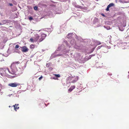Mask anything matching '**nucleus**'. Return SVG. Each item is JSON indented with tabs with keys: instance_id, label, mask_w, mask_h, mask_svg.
Here are the masks:
<instances>
[{
	"instance_id": "nucleus-26",
	"label": "nucleus",
	"mask_w": 129,
	"mask_h": 129,
	"mask_svg": "<svg viewBox=\"0 0 129 129\" xmlns=\"http://www.w3.org/2000/svg\"><path fill=\"white\" fill-rule=\"evenodd\" d=\"M69 36V37H70L71 36H70H70Z\"/></svg>"
},
{
	"instance_id": "nucleus-25",
	"label": "nucleus",
	"mask_w": 129,
	"mask_h": 129,
	"mask_svg": "<svg viewBox=\"0 0 129 129\" xmlns=\"http://www.w3.org/2000/svg\"><path fill=\"white\" fill-rule=\"evenodd\" d=\"M3 21H4V20Z\"/></svg>"
},
{
	"instance_id": "nucleus-1",
	"label": "nucleus",
	"mask_w": 129,
	"mask_h": 129,
	"mask_svg": "<svg viewBox=\"0 0 129 129\" xmlns=\"http://www.w3.org/2000/svg\"><path fill=\"white\" fill-rule=\"evenodd\" d=\"M35 35V36L34 37V41L36 42L39 39V42L42 41L45 39L46 36V35L43 34H41L40 36L37 34H36Z\"/></svg>"
},
{
	"instance_id": "nucleus-16",
	"label": "nucleus",
	"mask_w": 129,
	"mask_h": 129,
	"mask_svg": "<svg viewBox=\"0 0 129 129\" xmlns=\"http://www.w3.org/2000/svg\"><path fill=\"white\" fill-rule=\"evenodd\" d=\"M43 78V77L42 76H41L40 77H39V80H40Z\"/></svg>"
},
{
	"instance_id": "nucleus-7",
	"label": "nucleus",
	"mask_w": 129,
	"mask_h": 129,
	"mask_svg": "<svg viewBox=\"0 0 129 129\" xmlns=\"http://www.w3.org/2000/svg\"><path fill=\"white\" fill-rule=\"evenodd\" d=\"M75 86L74 85L71 86L69 89L68 91L69 92H71L75 88Z\"/></svg>"
},
{
	"instance_id": "nucleus-23",
	"label": "nucleus",
	"mask_w": 129,
	"mask_h": 129,
	"mask_svg": "<svg viewBox=\"0 0 129 129\" xmlns=\"http://www.w3.org/2000/svg\"><path fill=\"white\" fill-rule=\"evenodd\" d=\"M2 24L0 23V25H1Z\"/></svg>"
},
{
	"instance_id": "nucleus-9",
	"label": "nucleus",
	"mask_w": 129,
	"mask_h": 129,
	"mask_svg": "<svg viewBox=\"0 0 129 129\" xmlns=\"http://www.w3.org/2000/svg\"><path fill=\"white\" fill-rule=\"evenodd\" d=\"M72 36V34L69 33L67 37L68 38H70Z\"/></svg>"
},
{
	"instance_id": "nucleus-12",
	"label": "nucleus",
	"mask_w": 129,
	"mask_h": 129,
	"mask_svg": "<svg viewBox=\"0 0 129 129\" xmlns=\"http://www.w3.org/2000/svg\"><path fill=\"white\" fill-rule=\"evenodd\" d=\"M30 41H31V42H35V41H34V39H33V38H31L30 39Z\"/></svg>"
},
{
	"instance_id": "nucleus-14",
	"label": "nucleus",
	"mask_w": 129,
	"mask_h": 129,
	"mask_svg": "<svg viewBox=\"0 0 129 129\" xmlns=\"http://www.w3.org/2000/svg\"><path fill=\"white\" fill-rule=\"evenodd\" d=\"M29 19L30 20H31L33 19V18L32 17H30L29 18Z\"/></svg>"
},
{
	"instance_id": "nucleus-24",
	"label": "nucleus",
	"mask_w": 129,
	"mask_h": 129,
	"mask_svg": "<svg viewBox=\"0 0 129 129\" xmlns=\"http://www.w3.org/2000/svg\"><path fill=\"white\" fill-rule=\"evenodd\" d=\"M19 70H20V68H19Z\"/></svg>"
},
{
	"instance_id": "nucleus-20",
	"label": "nucleus",
	"mask_w": 129,
	"mask_h": 129,
	"mask_svg": "<svg viewBox=\"0 0 129 129\" xmlns=\"http://www.w3.org/2000/svg\"><path fill=\"white\" fill-rule=\"evenodd\" d=\"M101 44V43L100 42H99L98 43V44Z\"/></svg>"
},
{
	"instance_id": "nucleus-6",
	"label": "nucleus",
	"mask_w": 129,
	"mask_h": 129,
	"mask_svg": "<svg viewBox=\"0 0 129 129\" xmlns=\"http://www.w3.org/2000/svg\"><path fill=\"white\" fill-rule=\"evenodd\" d=\"M19 106V104H18L17 105L16 104L15 105H13V106L14 108V110H15L16 111H17V109H18L19 108V107L17 106Z\"/></svg>"
},
{
	"instance_id": "nucleus-3",
	"label": "nucleus",
	"mask_w": 129,
	"mask_h": 129,
	"mask_svg": "<svg viewBox=\"0 0 129 129\" xmlns=\"http://www.w3.org/2000/svg\"><path fill=\"white\" fill-rule=\"evenodd\" d=\"M19 85V84L18 83L15 82L14 83H10L8 85L11 87H17Z\"/></svg>"
},
{
	"instance_id": "nucleus-5",
	"label": "nucleus",
	"mask_w": 129,
	"mask_h": 129,
	"mask_svg": "<svg viewBox=\"0 0 129 129\" xmlns=\"http://www.w3.org/2000/svg\"><path fill=\"white\" fill-rule=\"evenodd\" d=\"M22 51L23 52H27L28 51V49L26 46H24L22 47Z\"/></svg>"
},
{
	"instance_id": "nucleus-8",
	"label": "nucleus",
	"mask_w": 129,
	"mask_h": 129,
	"mask_svg": "<svg viewBox=\"0 0 129 129\" xmlns=\"http://www.w3.org/2000/svg\"><path fill=\"white\" fill-rule=\"evenodd\" d=\"M35 47V45L31 44L30 45V48L31 49H34Z\"/></svg>"
},
{
	"instance_id": "nucleus-22",
	"label": "nucleus",
	"mask_w": 129,
	"mask_h": 129,
	"mask_svg": "<svg viewBox=\"0 0 129 129\" xmlns=\"http://www.w3.org/2000/svg\"><path fill=\"white\" fill-rule=\"evenodd\" d=\"M9 107H11V106H9Z\"/></svg>"
},
{
	"instance_id": "nucleus-27",
	"label": "nucleus",
	"mask_w": 129,
	"mask_h": 129,
	"mask_svg": "<svg viewBox=\"0 0 129 129\" xmlns=\"http://www.w3.org/2000/svg\"><path fill=\"white\" fill-rule=\"evenodd\" d=\"M128 73L129 74V72H128Z\"/></svg>"
},
{
	"instance_id": "nucleus-13",
	"label": "nucleus",
	"mask_w": 129,
	"mask_h": 129,
	"mask_svg": "<svg viewBox=\"0 0 129 129\" xmlns=\"http://www.w3.org/2000/svg\"><path fill=\"white\" fill-rule=\"evenodd\" d=\"M34 9L35 10H37L38 9V7L37 6H35L34 7Z\"/></svg>"
},
{
	"instance_id": "nucleus-10",
	"label": "nucleus",
	"mask_w": 129,
	"mask_h": 129,
	"mask_svg": "<svg viewBox=\"0 0 129 129\" xmlns=\"http://www.w3.org/2000/svg\"><path fill=\"white\" fill-rule=\"evenodd\" d=\"M54 75L57 78L58 77H60V75L59 74H54Z\"/></svg>"
},
{
	"instance_id": "nucleus-4",
	"label": "nucleus",
	"mask_w": 129,
	"mask_h": 129,
	"mask_svg": "<svg viewBox=\"0 0 129 129\" xmlns=\"http://www.w3.org/2000/svg\"><path fill=\"white\" fill-rule=\"evenodd\" d=\"M114 6V4L113 3H111L110 4L107 6L106 10L107 11H109V8L110 7Z\"/></svg>"
},
{
	"instance_id": "nucleus-11",
	"label": "nucleus",
	"mask_w": 129,
	"mask_h": 129,
	"mask_svg": "<svg viewBox=\"0 0 129 129\" xmlns=\"http://www.w3.org/2000/svg\"><path fill=\"white\" fill-rule=\"evenodd\" d=\"M78 80V79L77 78L76 80H73L71 81V82L73 83L77 81V80Z\"/></svg>"
},
{
	"instance_id": "nucleus-19",
	"label": "nucleus",
	"mask_w": 129,
	"mask_h": 129,
	"mask_svg": "<svg viewBox=\"0 0 129 129\" xmlns=\"http://www.w3.org/2000/svg\"><path fill=\"white\" fill-rule=\"evenodd\" d=\"M101 47V46H99V47H98V48L99 49H100Z\"/></svg>"
},
{
	"instance_id": "nucleus-21",
	"label": "nucleus",
	"mask_w": 129,
	"mask_h": 129,
	"mask_svg": "<svg viewBox=\"0 0 129 129\" xmlns=\"http://www.w3.org/2000/svg\"><path fill=\"white\" fill-rule=\"evenodd\" d=\"M102 16H104V15L103 14H102Z\"/></svg>"
},
{
	"instance_id": "nucleus-15",
	"label": "nucleus",
	"mask_w": 129,
	"mask_h": 129,
	"mask_svg": "<svg viewBox=\"0 0 129 129\" xmlns=\"http://www.w3.org/2000/svg\"><path fill=\"white\" fill-rule=\"evenodd\" d=\"M19 47V46L18 45H16L15 48H18Z\"/></svg>"
},
{
	"instance_id": "nucleus-17",
	"label": "nucleus",
	"mask_w": 129,
	"mask_h": 129,
	"mask_svg": "<svg viewBox=\"0 0 129 129\" xmlns=\"http://www.w3.org/2000/svg\"><path fill=\"white\" fill-rule=\"evenodd\" d=\"M72 78H73V77L71 76H69L68 77V78L69 79H71Z\"/></svg>"
},
{
	"instance_id": "nucleus-2",
	"label": "nucleus",
	"mask_w": 129,
	"mask_h": 129,
	"mask_svg": "<svg viewBox=\"0 0 129 129\" xmlns=\"http://www.w3.org/2000/svg\"><path fill=\"white\" fill-rule=\"evenodd\" d=\"M20 63L19 61H16L13 62L12 63L11 65V68L12 70H13L12 73H11L12 74H14L15 73H16L18 72V70L17 69L16 67V64L17 65L18 64Z\"/></svg>"
},
{
	"instance_id": "nucleus-18",
	"label": "nucleus",
	"mask_w": 129,
	"mask_h": 129,
	"mask_svg": "<svg viewBox=\"0 0 129 129\" xmlns=\"http://www.w3.org/2000/svg\"><path fill=\"white\" fill-rule=\"evenodd\" d=\"M9 5L11 6H13V5L12 4H10Z\"/></svg>"
}]
</instances>
